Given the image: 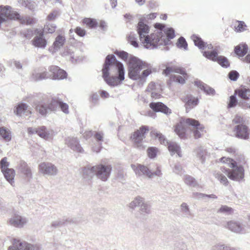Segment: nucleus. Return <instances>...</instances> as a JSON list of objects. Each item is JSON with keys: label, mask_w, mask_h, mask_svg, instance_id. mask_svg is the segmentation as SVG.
<instances>
[{"label": "nucleus", "mask_w": 250, "mask_h": 250, "mask_svg": "<svg viewBox=\"0 0 250 250\" xmlns=\"http://www.w3.org/2000/svg\"><path fill=\"white\" fill-rule=\"evenodd\" d=\"M155 30L149 34L150 27L146 23L139 20L137 26V31L141 44L148 49H153L161 45H168L170 40L175 37L173 28L167 27L164 24L156 23L154 24Z\"/></svg>", "instance_id": "1"}, {"label": "nucleus", "mask_w": 250, "mask_h": 250, "mask_svg": "<svg viewBox=\"0 0 250 250\" xmlns=\"http://www.w3.org/2000/svg\"><path fill=\"white\" fill-rule=\"evenodd\" d=\"M102 74L104 81L111 87L120 85L125 80L124 65L116 60L113 55L106 57Z\"/></svg>", "instance_id": "2"}, {"label": "nucleus", "mask_w": 250, "mask_h": 250, "mask_svg": "<svg viewBox=\"0 0 250 250\" xmlns=\"http://www.w3.org/2000/svg\"><path fill=\"white\" fill-rule=\"evenodd\" d=\"M128 77L140 83L146 82V78L152 73V66L137 57L130 56L127 60Z\"/></svg>", "instance_id": "3"}, {"label": "nucleus", "mask_w": 250, "mask_h": 250, "mask_svg": "<svg viewBox=\"0 0 250 250\" xmlns=\"http://www.w3.org/2000/svg\"><path fill=\"white\" fill-rule=\"evenodd\" d=\"M193 130L195 138H199L204 134V126L199 122L190 118H181L176 125L174 131L181 138L186 137L188 130Z\"/></svg>", "instance_id": "4"}, {"label": "nucleus", "mask_w": 250, "mask_h": 250, "mask_svg": "<svg viewBox=\"0 0 250 250\" xmlns=\"http://www.w3.org/2000/svg\"><path fill=\"white\" fill-rule=\"evenodd\" d=\"M220 161L226 164L231 169L223 168L222 171L224 172L231 180L240 181L244 178V169L242 167L237 166L236 163L232 159L223 157L220 159Z\"/></svg>", "instance_id": "5"}, {"label": "nucleus", "mask_w": 250, "mask_h": 250, "mask_svg": "<svg viewBox=\"0 0 250 250\" xmlns=\"http://www.w3.org/2000/svg\"><path fill=\"white\" fill-rule=\"evenodd\" d=\"M163 73L169 76L171 81L181 84L184 83L188 78V75L184 69L176 66L167 67Z\"/></svg>", "instance_id": "6"}, {"label": "nucleus", "mask_w": 250, "mask_h": 250, "mask_svg": "<svg viewBox=\"0 0 250 250\" xmlns=\"http://www.w3.org/2000/svg\"><path fill=\"white\" fill-rule=\"evenodd\" d=\"M111 170L110 165L99 164L96 165L91 168V171L94 173L98 178L103 181H105L108 178Z\"/></svg>", "instance_id": "7"}, {"label": "nucleus", "mask_w": 250, "mask_h": 250, "mask_svg": "<svg viewBox=\"0 0 250 250\" xmlns=\"http://www.w3.org/2000/svg\"><path fill=\"white\" fill-rule=\"evenodd\" d=\"M29 134H37L41 138L45 140L52 139L55 135V132L52 129H48L44 126H41L37 128L29 127L28 128Z\"/></svg>", "instance_id": "8"}, {"label": "nucleus", "mask_w": 250, "mask_h": 250, "mask_svg": "<svg viewBox=\"0 0 250 250\" xmlns=\"http://www.w3.org/2000/svg\"><path fill=\"white\" fill-rule=\"evenodd\" d=\"M149 130L147 126H142L139 129L135 131L131 136L130 138L134 146L139 148H144L142 141L145 137V134Z\"/></svg>", "instance_id": "9"}, {"label": "nucleus", "mask_w": 250, "mask_h": 250, "mask_svg": "<svg viewBox=\"0 0 250 250\" xmlns=\"http://www.w3.org/2000/svg\"><path fill=\"white\" fill-rule=\"evenodd\" d=\"M31 42L33 46L35 47L41 49L45 48L48 42L44 37L43 31L40 29L35 30L34 37Z\"/></svg>", "instance_id": "10"}, {"label": "nucleus", "mask_w": 250, "mask_h": 250, "mask_svg": "<svg viewBox=\"0 0 250 250\" xmlns=\"http://www.w3.org/2000/svg\"><path fill=\"white\" fill-rule=\"evenodd\" d=\"M20 15L16 11L12 10L9 6H0V24L7 20L20 19Z\"/></svg>", "instance_id": "11"}, {"label": "nucleus", "mask_w": 250, "mask_h": 250, "mask_svg": "<svg viewBox=\"0 0 250 250\" xmlns=\"http://www.w3.org/2000/svg\"><path fill=\"white\" fill-rule=\"evenodd\" d=\"M38 249L39 246L37 245L14 239L12 245L9 247L8 250H37Z\"/></svg>", "instance_id": "12"}, {"label": "nucleus", "mask_w": 250, "mask_h": 250, "mask_svg": "<svg viewBox=\"0 0 250 250\" xmlns=\"http://www.w3.org/2000/svg\"><path fill=\"white\" fill-rule=\"evenodd\" d=\"M38 170L40 173L46 176H54L58 172L57 167L49 162L41 163L38 166Z\"/></svg>", "instance_id": "13"}, {"label": "nucleus", "mask_w": 250, "mask_h": 250, "mask_svg": "<svg viewBox=\"0 0 250 250\" xmlns=\"http://www.w3.org/2000/svg\"><path fill=\"white\" fill-rule=\"evenodd\" d=\"M49 78L52 80H63L66 78V72L57 66L52 65L49 67Z\"/></svg>", "instance_id": "14"}, {"label": "nucleus", "mask_w": 250, "mask_h": 250, "mask_svg": "<svg viewBox=\"0 0 250 250\" xmlns=\"http://www.w3.org/2000/svg\"><path fill=\"white\" fill-rule=\"evenodd\" d=\"M14 113L18 116H28L32 113V109L25 103H19L14 108Z\"/></svg>", "instance_id": "15"}, {"label": "nucleus", "mask_w": 250, "mask_h": 250, "mask_svg": "<svg viewBox=\"0 0 250 250\" xmlns=\"http://www.w3.org/2000/svg\"><path fill=\"white\" fill-rule=\"evenodd\" d=\"M28 222V219L18 214L12 215L9 219L8 223L9 225L14 227L21 228Z\"/></svg>", "instance_id": "16"}, {"label": "nucleus", "mask_w": 250, "mask_h": 250, "mask_svg": "<svg viewBox=\"0 0 250 250\" xmlns=\"http://www.w3.org/2000/svg\"><path fill=\"white\" fill-rule=\"evenodd\" d=\"M65 144L73 151L83 153V149L79 144L77 138L74 137H68L65 139Z\"/></svg>", "instance_id": "17"}, {"label": "nucleus", "mask_w": 250, "mask_h": 250, "mask_svg": "<svg viewBox=\"0 0 250 250\" xmlns=\"http://www.w3.org/2000/svg\"><path fill=\"white\" fill-rule=\"evenodd\" d=\"M234 131L235 136L239 139L248 140L249 138L250 130L245 125H240L236 126Z\"/></svg>", "instance_id": "18"}, {"label": "nucleus", "mask_w": 250, "mask_h": 250, "mask_svg": "<svg viewBox=\"0 0 250 250\" xmlns=\"http://www.w3.org/2000/svg\"><path fill=\"white\" fill-rule=\"evenodd\" d=\"M131 167L137 175H146L149 178L152 177V172L146 166L136 164H132Z\"/></svg>", "instance_id": "19"}, {"label": "nucleus", "mask_w": 250, "mask_h": 250, "mask_svg": "<svg viewBox=\"0 0 250 250\" xmlns=\"http://www.w3.org/2000/svg\"><path fill=\"white\" fill-rule=\"evenodd\" d=\"M65 42V38L63 35H59L55 38L52 46L49 48V51L54 54L62 47Z\"/></svg>", "instance_id": "20"}, {"label": "nucleus", "mask_w": 250, "mask_h": 250, "mask_svg": "<svg viewBox=\"0 0 250 250\" xmlns=\"http://www.w3.org/2000/svg\"><path fill=\"white\" fill-rule=\"evenodd\" d=\"M225 227L235 233H243L245 231L244 226L237 221L233 220L228 222Z\"/></svg>", "instance_id": "21"}, {"label": "nucleus", "mask_w": 250, "mask_h": 250, "mask_svg": "<svg viewBox=\"0 0 250 250\" xmlns=\"http://www.w3.org/2000/svg\"><path fill=\"white\" fill-rule=\"evenodd\" d=\"M149 107L155 112H161L167 115L171 113V109L161 102L151 103Z\"/></svg>", "instance_id": "22"}, {"label": "nucleus", "mask_w": 250, "mask_h": 250, "mask_svg": "<svg viewBox=\"0 0 250 250\" xmlns=\"http://www.w3.org/2000/svg\"><path fill=\"white\" fill-rule=\"evenodd\" d=\"M183 101L185 103L187 111L188 109L193 108L198 104V98L191 95H187L183 99Z\"/></svg>", "instance_id": "23"}, {"label": "nucleus", "mask_w": 250, "mask_h": 250, "mask_svg": "<svg viewBox=\"0 0 250 250\" xmlns=\"http://www.w3.org/2000/svg\"><path fill=\"white\" fill-rule=\"evenodd\" d=\"M151 212V207L148 202L145 201L140 207L139 213L137 215V217L144 219Z\"/></svg>", "instance_id": "24"}, {"label": "nucleus", "mask_w": 250, "mask_h": 250, "mask_svg": "<svg viewBox=\"0 0 250 250\" xmlns=\"http://www.w3.org/2000/svg\"><path fill=\"white\" fill-rule=\"evenodd\" d=\"M191 40L194 43V44L200 49L204 50L206 48L208 49H213V46L211 44H207L203 41L202 39L197 35H193L191 37Z\"/></svg>", "instance_id": "25"}, {"label": "nucleus", "mask_w": 250, "mask_h": 250, "mask_svg": "<svg viewBox=\"0 0 250 250\" xmlns=\"http://www.w3.org/2000/svg\"><path fill=\"white\" fill-rule=\"evenodd\" d=\"M194 83L195 86L203 90L207 94L211 96H214L215 94V91L213 88L204 83L201 81L195 80Z\"/></svg>", "instance_id": "26"}, {"label": "nucleus", "mask_w": 250, "mask_h": 250, "mask_svg": "<svg viewBox=\"0 0 250 250\" xmlns=\"http://www.w3.org/2000/svg\"><path fill=\"white\" fill-rule=\"evenodd\" d=\"M49 73L46 71H35L32 74L30 79L32 81H39L49 78Z\"/></svg>", "instance_id": "27"}, {"label": "nucleus", "mask_w": 250, "mask_h": 250, "mask_svg": "<svg viewBox=\"0 0 250 250\" xmlns=\"http://www.w3.org/2000/svg\"><path fill=\"white\" fill-rule=\"evenodd\" d=\"M5 178L10 184L11 186H14V177L15 176V172L14 169L9 168L7 169L2 171Z\"/></svg>", "instance_id": "28"}, {"label": "nucleus", "mask_w": 250, "mask_h": 250, "mask_svg": "<svg viewBox=\"0 0 250 250\" xmlns=\"http://www.w3.org/2000/svg\"><path fill=\"white\" fill-rule=\"evenodd\" d=\"M196 156L200 159L201 163H203L208 157V154L205 149L202 147H198L195 150Z\"/></svg>", "instance_id": "29"}, {"label": "nucleus", "mask_w": 250, "mask_h": 250, "mask_svg": "<svg viewBox=\"0 0 250 250\" xmlns=\"http://www.w3.org/2000/svg\"><path fill=\"white\" fill-rule=\"evenodd\" d=\"M150 134L152 138L158 139L161 144L164 145V146L168 145V142L166 140L165 136L157 130L155 129L151 130Z\"/></svg>", "instance_id": "30"}, {"label": "nucleus", "mask_w": 250, "mask_h": 250, "mask_svg": "<svg viewBox=\"0 0 250 250\" xmlns=\"http://www.w3.org/2000/svg\"><path fill=\"white\" fill-rule=\"evenodd\" d=\"M168 149L171 155L177 154L179 157L182 156V152L179 146L174 142L168 143Z\"/></svg>", "instance_id": "31"}, {"label": "nucleus", "mask_w": 250, "mask_h": 250, "mask_svg": "<svg viewBox=\"0 0 250 250\" xmlns=\"http://www.w3.org/2000/svg\"><path fill=\"white\" fill-rule=\"evenodd\" d=\"M0 138L6 142H9L12 138L11 132L5 127H0Z\"/></svg>", "instance_id": "32"}, {"label": "nucleus", "mask_w": 250, "mask_h": 250, "mask_svg": "<svg viewBox=\"0 0 250 250\" xmlns=\"http://www.w3.org/2000/svg\"><path fill=\"white\" fill-rule=\"evenodd\" d=\"M248 47L246 43L240 44L234 48L235 53L239 57H243L248 52Z\"/></svg>", "instance_id": "33"}, {"label": "nucleus", "mask_w": 250, "mask_h": 250, "mask_svg": "<svg viewBox=\"0 0 250 250\" xmlns=\"http://www.w3.org/2000/svg\"><path fill=\"white\" fill-rule=\"evenodd\" d=\"M235 93H237L238 96L244 100H248L250 98V89L246 87H242L237 91Z\"/></svg>", "instance_id": "34"}, {"label": "nucleus", "mask_w": 250, "mask_h": 250, "mask_svg": "<svg viewBox=\"0 0 250 250\" xmlns=\"http://www.w3.org/2000/svg\"><path fill=\"white\" fill-rule=\"evenodd\" d=\"M144 198L138 196L136 197L129 204L130 208L134 209L137 207H140L145 201Z\"/></svg>", "instance_id": "35"}, {"label": "nucleus", "mask_w": 250, "mask_h": 250, "mask_svg": "<svg viewBox=\"0 0 250 250\" xmlns=\"http://www.w3.org/2000/svg\"><path fill=\"white\" fill-rule=\"evenodd\" d=\"M203 55L207 59L214 62L217 61V60L219 57L218 56V54L215 50H213L211 51H205L203 52Z\"/></svg>", "instance_id": "36"}, {"label": "nucleus", "mask_w": 250, "mask_h": 250, "mask_svg": "<svg viewBox=\"0 0 250 250\" xmlns=\"http://www.w3.org/2000/svg\"><path fill=\"white\" fill-rule=\"evenodd\" d=\"M157 16V14L156 13H152L149 14L140 15L139 19L146 23H149L155 19Z\"/></svg>", "instance_id": "37"}, {"label": "nucleus", "mask_w": 250, "mask_h": 250, "mask_svg": "<svg viewBox=\"0 0 250 250\" xmlns=\"http://www.w3.org/2000/svg\"><path fill=\"white\" fill-rule=\"evenodd\" d=\"M18 2L21 5L30 10H33L35 8V3L32 0H19Z\"/></svg>", "instance_id": "38"}, {"label": "nucleus", "mask_w": 250, "mask_h": 250, "mask_svg": "<svg viewBox=\"0 0 250 250\" xmlns=\"http://www.w3.org/2000/svg\"><path fill=\"white\" fill-rule=\"evenodd\" d=\"M210 250H233V248L222 243H217L213 245Z\"/></svg>", "instance_id": "39"}, {"label": "nucleus", "mask_w": 250, "mask_h": 250, "mask_svg": "<svg viewBox=\"0 0 250 250\" xmlns=\"http://www.w3.org/2000/svg\"><path fill=\"white\" fill-rule=\"evenodd\" d=\"M35 108L41 115H45L49 112L48 107L46 105L42 104H35Z\"/></svg>", "instance_id": "40"}, {"label": "nucleus", "mask_w": 250, "mask_h": 250, "mask_svg": "<svg viewBox=\"0 0 250 250\" xmlns=\"http://www.w3.org/2000/svg\"><path fill=\"white\" fill-rule=\"evenodd\" d=\"M56 26L54 23L47 21L44 27V31L48 33H53L55 31Z\"/></svg>", "instance_id": "41"}, {"label": "nucleus", "mask_w": 250, "mask_h": 250, "mask_svg": "<svg viewBox=\"0 0 250 250\" xmlns=\"http://www.w3.org/2000/svg\"><path fill=\"white\" fill-rule=\"evenodd\" d=\"M246 25L245 22L241 21H237L234 26L235 30L238 32H243L246 30Z\"/></svg>", "instance_id": "42"}, {"label": "nucleus", "mask_w": 250, "mask_h": 250, "mask_svg": "<svg viewBox=\"0 0 250 250\" xmlns=\"http://www.w3.org/2000/svg\"><path fill=\"white\" fill-rule=\"evenodd\" d=\"M184 182L186 184L195 187L196 185V182L195 179L190 176L186 175L184 177Z\"/></svg>", "instance_id": "43"}, {"label": "nucleus", "mask_w": 250, "mask_h": 250, "mask_svg": "<svg viewBox=\"0 0 250 250\" xmlns=\"http://www.w3.org/2000/svg\"><path fill=\"white\" fill-rule=\"evenodd\" d=\"M60 101L52 100L51 102L47 105L48 111H56L57 107L59 105Z\"/></svg>", "instance_id": "44"}, {"label": "nucleus", "mask_w": 250, "mask_h": 250, "mask_svg": "<svg viewBox=\"0 0 250 250\" xmlns=\"http://www.w3.org/2000/svg\"><path fill=\"white\" fill-rule=\"evenodd\" d=\"M214 176L223 185H226L228 183L227 178L220 172H216L214 173Z\"/></svg>", "instance_id": "45"}, {"label": "nucleus", "mask_w": 250, "mask_h": 250, "mask_svg": "<svg viewBox=\"0 0 250 250\" xmlns=\"http://www.w3.org/2000/svg\"><path fill=\"white\" fill-rule=\"evenodd\" d=\"M83 23L90 28H93L97 25V21L94 19L85 18L83 20Z\"/></svg>", "instance_id": "46"}, {"label": "nucleus", "mask_w": 250, "mask_h": 250, "mask_svg": "<svg viewBox=\"0 0 250 250\" xmlns=\"http://www.w3.org/2000/svg\"><path fill=\"white\" fill-rule=\"evenodd\" d=\"M216 62H218V63L222 67H227L229 65L228 59L223 56H220Z\"/></svg>", "instance_id": "47"}, {"label": "nucleus", "mask_w": 250, "mask_h": 250, "mask_svg": "<svg viewBox=\"0 0 250 250\" xmlns=\"http://www.w3.org/2000/svg\"><path fill=\"white\" fill-rule=\"evenodd\" d=\"M177 46L178 48H183L185 50L188 49V44L183 37H180L177 42Z\"/></svg>", "instance_id": "48"}, {"label": "nucleus", "mask_w": 250, "mask_h": 250, "mask_svg": "<svg viewBox=\"0 0 250 250\" xmlns=\"http://www.w3.org/2000/svg\"><path fill=\"white\" fill-rule=\"evenodd\" d=\"M9 163L8 162V158L3 157L0 161V167L1 171L9 168Z\"/></svg>", "instance_id": "49"}, {"label": "nucleus", "mask_w": 250, "mask_h": 250, "mask_svg": "<svg viewBox=\"0 0 250 250\" xmlns=\"http://www.w3.org/2000/svg\"><path fill=\"white\" fill-rule=\"evenodd\" d=\"M147 152L148 156L150 158H154L157 155L158 149L156 147H150L148 148L147 150Z\"/></svg>", "instance_id": "50"}, {"label": "nucleus", "mask_w": 250, "mask_h": 250, "mask_svg": "<svg viewBox=\"0 0 250 250\" xmlns=\"http://www.w3.org/2000/svg\"><path fill=\"white\" fill-rule=\"evenodd\" d=\"M60 12L59 11H54L50 13L46 18L47 21H53L55 20L56 18L59 15Z\"/></svg>", "instance_id": "51"}, {"label": "nucleus", "mask_w": 250, "mask_h": 250, "mask_svg": "<svg viewBox=\"0 0 250 250\" xmlns=\"http://www.w3.org/2000/svg\"><path fill=\"white\" fill-rule=\"evenodd\" d=\"M174 250H188L187 246L183 242L177 243L174 246Z\"/></svg>", "instance_id": "52"}, {"label": "nucleus", "mask_w": 250, "mask_h": 250, "mask_svg": "<svg viewBox=\"0 0 250 250\" xmlns=\"http://www.w3.org/2000/svg\"><path fill=\"white\" fill-rule=\"evenodd\" d=\"M16 20H18L20 21V22L22 23L26 24H31L33 23V19L30 18H23L20 15V19H16Z\"/></svg>", "instance_id": "53"}, {"label": "nucleus", "mask_w": 250, "mask_h": 250, "mask_svg": "<svg viewBox=\"0 0 250 250\" xmlns=\"http://www.w3.org/2000/svg\"><path fill=\"white\" fill-rule=\"evenodd\" d=\"M237 103L235 95H232L229 97V100L228 103V107L229 108L234 107Z\"/></svg>", "instance_id": "54"}, {"label": "nucleus", "mask_w": 250, "mask_h": 250, "mask_svg": "<svg viewBox=\"0 0 250 250\" xmlns=\"http://www.w3.org/2000/svg\"><path fill=\"white\" fill-rule=\"evenodd\" d=\"M94 138L98 142V143H101L104 141V133L102 131L96 132L94 134Z\"/></svg>", "instance_id": "55"}, {"label": "nucleus", "mask_w": 250, "mask_h": 250, "mask_svg": "<svg viewBox=\"0 0 250 250\" xmlns=\"http://www.w3.org/2000/svg\"><path fill=\"white\" fill-rule=\"evenodd\" d=\"M173 171L175 173L181 175L184 173V170L182 169V167L179 164H176L173 168Z\"/></svg>", "instance_id": "56"}, {"label": "nucleus", "mask_w": 250, "mask_h": 250, "mask_svg": "<svg viewBox=\"0 0 250 250\" xmlns=\"http://www.w3.org/2000/svg\"><path fill=\"white\" fill-rule=\"evenodd\" d=\"M239 76V73L235 70L231 71L229 74V78L233 81H236Z\"/></svg>", "instance_id": "57"}, {"label": "nucleus", "mask_w": 250, "mask_h": 250, "mask_svg": "<svg viewBox=\"0 0 250 250\" xmlns=\"http://www.w3.org/2000/svg\"><path fill=\"white\" fill-rule=\"evenodd\" d=\"M62 111L65 114H68L69 110H68V105L60 101L59 105Z\"/></svg>", "instance_id": "58"}, {"label": "nucleus", "mask_w": 250, "mask_h": 250, "mask_svg": "<svg viewBox=\"0 0 250 250\" xmlns=\"http://www.w3.org/2000/svg\"><path fill=\"white\" fill-rule=\"evenodd\" d=\"M233 209L226 206H222L219 209L218 212L225 213H231Z\"/></svg>", "instance_id": "59"}, {"label": "nucleus", "mask_w": 250, "mask_h": 250, "mask_svg": "<svg viewBox=\"0 0 250 250\" xmlns=\"http://www.w3.org/2000/svg\"><path fill=\"white\" fill-rule=\"evenodd\" d=\"M115 53L119 58L124 61L126 60L128 58V54L125 51H116Z\"/></svg>", "instance_id": "60"}, {"label": "nucleus", "mask_w": 250, "mask_h": 250, "mask_svg": "<svg viewBox=\"0 0 250 250\" xmlns=\"http://www.w3.org/2000/svg\"><path fill=\"white\" fill-rule=\"evenodd\" d=\"M21 173L23 174L25 177L29 179L31 177L32 173L30 168L28 167H27Z\"/></svg>", "instance_id": "61"}, {"label": "nucleus", "mask_w": 250, "mask_h": 250, "mask_svg": "<svg viewBox=\"0 0 250 250\" xmlns=\"http://www.w3.org/2000/svg\"><path fill=\"white\" fill-rule=\"evenodd\" d=\"M75 32L80 37H83L85 35V30L79 27H77L76 28Z\"/></svg>", "instance_id": "62"}, {"label": "nucleus", "mask_w": 250, "mask_h": 250, "mask_svg": "<svg viewBox=\"0 0 250 250\" xmlns=\"http://www.w3.org/2000/svg\"><path fill=\"white\" fill-rule=\"evenodd\" d=\"M27 167H28V166L26 163L21 161L17 166V169L21 172Z\"/></svg>", "instance_id": "63"}, {"label": "nucleus", "mask_w": 250, "mask_h": 250, "mask_svg": "<svg viewBox=\"0 0 250 250\" xmlns=\"http://www.w3.org/2000/svg\"><path fill=\"white\" fill-rule=\"evenodd\" d=\"M12 65L15 66L17 69H21L22 67V66L21 64V62H20L17 61H14V60L11 61V65L12 66Z\"/></svg>", "instance_id": "64"}]
</instances>
